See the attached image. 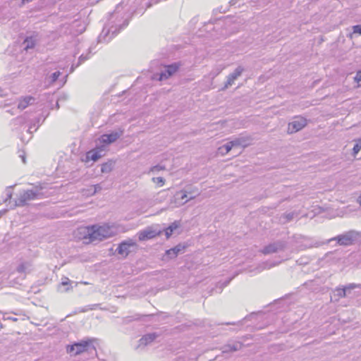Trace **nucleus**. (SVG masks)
<instances>
[{
    "label": "nucleus",
    "instance_id": "5701e85b",
    "mask_svg": "<svg viewBox=\"0 0 361 361\" xmlns=\"http://www.w3.org/2000/svg\"><path fill=\"white\" fill-rule=\"evenodd\" d=\"M37 39L34 36L26 37L23 42L24 49L25 50H28L30 49H33L37 43Z\"/></svg>",
    "mask_w": 361,
    "mask_h": 361
},
{
    "label": "nucleus",
    "instance_id": "412c9836",
    "mask_svg": "<svg viewBox=\"0 0 361 361\" xmlns=\"http://www.w3.org/2000/svg\"><path fill=\"white\" fill-rule=\"evenodd\" d=\"M299 215L298 212L293 211L290 212H286L283 214L280 217V221L282 224H286L292 221L294 218Z\"/></svg>",
    "mask_w": 361,
    "mask_h": 361
},
{
    "label": "nucleus",
    "instance_id": "20e7f679",
    "mask_svg": "<svg viewBox=\"0 0 361 361\" xmlns=\"http://www.w3.org/2000/svg\"><path fill=\"white\" fill-rule=\"evenodd\" d=\"M359 233L353 230L345 232L343 234L338 235L336 237L331 239V240H336L341 245H350L357 240Z\"/></svg>",
    "mask_w": 361,
    "mask_h": 361
},
{
    "label": "nucleus",
    "instance_id": "e433bc0d",
    "mask_svg": "<svg viewBox=\"0 0 361 361\" xmlns=\"http://www.w3.org/2000/svg\"><path fill=\"white\" fill-rule=\"evenodd\" d=\"M139 319V317L137 315H135V316H128V317H124L123 319V322L124 324H128L132 321H134V320H137Z\"/></svg>",
    "mask_w": 361,
    "mask_h": 361
},
{
    "label": "nucleus",
    "instance_id": "79ce46f5",
    "mask_svg": "<svg viewBox=\"0 0 361 361\" xmlns=\"http://www.w3.org/2000/svg\"><path fill=\"white\" fill-rule=\"evenodd\" d=\"M355 80L357 82H361V71H359L357 72L356 75L355 77Z\"/></svg>",
    "mask_w": 361,
    "mask_h": 361
},
{
    "label": "nucleus",
    "instance_id": "423d86ee",
    "mask_svg": "<svg viewBox=\"0 0 361 361\" xmlns=\"http://www.w3.org/2000/svg\"><path fill=\"white\" fill-rule=\"evenodd\" d=\"M182 63L180 62H175L169 65L164 66V69L159 74V80H164L173 75L180 68Z\"/></svg>",
    "mask_w": 361,
    "mask_h": 361
},
{
    "label": "nucleus",
    "instance_id": "b1692460",
    "mask_svg": "<svg viewBox=\"0 0 361 361\" xmlns=\"http://www.w3.org/2000/svg\"><path fill=\"white\" fill-rule=\"evenodd\" d=\"M229 142H231V146H232L233 148L238 147H245L247 145V140L245 137H237Z\"/></svg>",
    "mask_w": 361,
    "mask_h": 361
},
{
    "label": "nucleus",
    "instance_id": "1a4fd4ad",
    "mask_svg": "<svg viewBox=\"0 0 361 361\" xmlns=\"http://www.w3.org/2000/svg\"><path fill=\"white\" fill-rule=\"evenodd\" d=\"M307 125L306 118L298 116L288 123V133L290 134L296 133L302 130Z\"/></svg>",
    "mask_w": 361,
    "mask_h": 361
},
{
    "label": "nucleus",
    "instance_id": "49530a36",
    "mask_svg": "<svg viewBox=\"0 0 361 361\" xmlns=\"http://www.w3.org/2000/svg\"><path fill=\"white\" fill-rule=\"evenodd\" d=\"M21 158H22V160H23V162L25 164V157L24 155H20Z\"/></svg>",
    "mask_w": 361,
    "mask_h": 361
},
{
    "label": "nucleus",
    "instance_id": "c85d7f7f",
    "mask_svg": "<svg viewBox=\"0 0 361 361\" xmlns=\"http://www.w3.org/2000/svg\"><path fill=\"white\" fill-rule=\"evenodd\" d=\"M31 264L28 262L21 263L17 267L19 273H27L30 271Z\"/></svg>",
    "mask_w": 361,
    "mask_h": 361
},
{
    "label": "nucleus",
    "instance_id": "de8ad7c7",
    "mask_svg": "<svg viewBox=\"0 0 361 361\" xmlns=\"http://www.w3.org/2000/svg\"><path fill=\"white\" fill-rule=\"evenodd\" d=\"M8 319H11L12 321H14V322L18 320V319L16 317H8Z\"/></svg>",
    "mask_w": 361,
    "mask_h": 361
},
{
    "label": "nucleus",
    "instance_id": "39448f33",
    "mask_svg": "<svg viewBox=\"0 0 361 361\" xmlns=\"http://www.w3.org/2000/svg\"><path fill=\"white\" fill-rule=\"evenodd\" d=\"M287 247V242L285 240H278L269 245L264 246L261 252L264 255H271L283 251Z\"/></svg>",
    "mask_w": 361,
    "mask_h": 361
},
{
    "label": "nucleus",
    "instance_id": "f8f14e48",
    "mask_svg": "<svg viewBox=\"0 0 361 361\" xmlns=\"http://www.w3.org/2000/svg\"><path fill=\"white\" fill-rule=\"evenodd\" d=\"M345 289H348L347 298H355L361 295V283H348L345 286Z\"/></svg>",
    "mask_w": 361,
    "mask_h": 361
},
{
    "label": "nucleus",
    "instance_id": "aec40b11",
    "mask_svg": "<svg viewBox=\"0 0 361 361\" xmlns=\"http://www.w3.org/2000/svg\"><path fill=\"white\" fill-rule=\"evenodd\" d=\"M281 262V260L277 261V262L268 260V261L264 262L262 264H259L258 267L256 268V269L257 270L258 272H261L263 270L269 269L279 264Z\"/></svg>",
    "mask_w": 361,
    "mask_h": 361
},
{
    "label": "nucleus",
    "instance_id": "2eb2a0df",
    "mask_svg": "<svg viewBox=\"0 0 361 361\" xmlns=\"http://www.w3.org/2000/svg\"><path fill=\"white\" fill-rule=\"evenodd\" d=\"M157 335L155 333L147 334L144 335L140 340L139 344L137 346V349L144 348L148 344L151 343L156 338Z\"/></svg>",
    "mask_w": 361,
    "mask_h": 361
},
{
    "label": "nucleus",
    "instance_id": "7c9ffc66",
    "mask_svg": "<svg viewBox=\"0 0 361 361\" xmlns=\"http://www.w3.org/2000/svg\"><path fill=\"white\" fill-rule=\"evenodd\" d=\"M231 142H228L227 143H226L224 145H222L221 147H220L219 150L220 151V152L221 154H224V153L226 154L233 149V147L231 146Z\"/></svg>",
    "mask_w": 361,
    "mask_h": 361
},
{
    "label": "nucleus",
    "instance_id": "8fccbe9b",
    "mask_svg": "<svg viewBox=\"0 0 361 361\" xmlns=\"http://www.w3.org/2000/svg\"><path fill=\"white\" fill-rule=\"evenodd\" d=\"M7 112L10 113V114H12V115H13V114H14V113H13L12 111H10V110L7 111Z\"/></svg>",
    "mask_w": 361,
    "mask_h": 361
},
{
    "label": "nucleus",
    "instance_id": "72a5a7b5",
    "mask_svg": "<svg viewBox=\"0 0 361 361\" xmlns=\"http://www.w3.org/2000/svg\"><path fill=\"white\" fill-rule=\"evenodd\" d=\"M352 29H353V33H350L348 35V37H350V39L353 38V35L357 33V34H359L361 35V25H353L352 27Z\"/></svg>",
    "mask_w": 361,
    "mask_h": 361
},
{
    "label": "nucleus",
    "instance_id": "58836bf2",
    "mask_svg": "<svg viewBox=\"0 0 361 361\" xmlns=\"http://www.w3.org/2000/svg\"><path fill=\"white\" fill-rule=\"evenodd\" d=\"M101 190H102V186L99 184L92 185L90 189L91 194L94 195L97 191H99Z\"/></svg>",
    "mask_w": 361,
    "mask_h": 361
},
{
    "label": "nucleus",
    "instance_id": "ddd939ff",
    "mask_svg": "<svg viewBox=\"0 0 361 361\" xmlns=\"http://www.w3.org/2000/svg\"><path fill=\"white\" fill-rule=\"evenodd\" d=\"M123 134V131H115L109 134H104L101 137V141L105 145H109L116 141Z\"/></svg>",
    "mask_w": 361,
    "mask_h": 361
},
{
    "label": "nucleus",
    "instance_id": "2f4dec72",
    "mask_svg": "<svg viewBox=\"0 0 361 361\" xmlns=\"http://www.w3.org/2000/svg\"><path fill=\"white\" fill-rule=\"evenodd\" d=\"M165 169H166L165 166L161 165V164H157V165L153 166L150 168V169L149 171V173H156L160 171H164Z\"/></svg>",
    "mask_w": 361,
    "mask_h": 361
},
{
    "label": "nucleus",
    "instance_id": "f3484780",
    "mask_svg": "<svg viewBox=\"0 0 361 361\" xmlns=\"http://www.w3.org/2000/svg\"><path fill=\"white\" fill-rule=\"evenodd\" d=\"M348 289H345V286L342 287H337L333 291L331 300L338 302L341 298H347Z\"/></svg>",
    "mask_w": 361,
    "mask_h": 361
},
{
    "label": "nucleus",
    "instance_id": "c756f323",
    "mask_svg": "<svg viewBox=\"0 0 361 361\" xmlns=\"http://www.w3.org/2000/svg\"><path fill=\"white\" fill-rule=\"evenodd\" d=\"M88 59H89V56H87V55L85 56L84 54H82L78 59V62L75 65H74V64L72 65V66L71 68V72H73L75 68L78 67L81 63H82L84 61H85Z\"/></svg>",
    "mask_w": 361,
    "mask_h": 361
},
{
    "label": "nucleus",
    "instance_id": "bb28decb",
    "mask_svg": "<svg viewBox=\"0 0 361 361\" xmlns=\"http://www.w3.org/2000/svg\"><path fill=\"white\" fill-rule=\"evenodd\" d=\"M114 165L115 162L110 160L102 165L101 171L104 173H109L113 170Z\"/></svg>",
    "mask_w": 361,
    "mask_h": 361
},
{
    "label": "nucleus",
    "instance_id": "7ed1b4c3",
    "mask_svg": "<svg viewBox=\"0 0 361 361\" xmlns=\"http://www.w3.org/2000/svg\"><path fill=\"white\" fill-rule=\"evenodd\" d=\"M66 351L68 353L77 355L85 351H96V349L92 345V341H82L68 345Z\"/></svg>",
    "mask_w": 361,
    "mask_h": 361
},
{
    "label": "nucleus",
    "instance_id": "9d476101",
    "mask_svg": "<svg viewBox=\"0 0 361 361\" xmlns=\"http://www.w3.org/2000/svg\"><path fill=\"white\" fill-rule=\"evenodd\" d=\"M195 198V196H191L188 198L187 192L184 190H180L176 192L173 199L171 200V204L174 207H180L188 202L189 200Z\"/></svg>",
    "mask_w": 361,
    "mask_h": 361
},
{
    "label": "nucleus",
    "instance_id": "0eeeda50",
    "mask_svg": "<svg viewBox=\"0 0 361 361\" xmlns=\"http://www.w3.org/2000/svg\"><path fill=\"white\" fill-rule=\"evenodd\" d=\"M136 242L133 239H128L122 241L118 246L116 252L118 255L126 258L132 251L131 248L136 247Z\"/></svg>",
    "mask_w": 361,
    "mask_h": 361
},
{
    "label": "nucleus",
    "instance_id": "393cba45",
    "mask_svg": "<svg viewBox=\"0 0 361 361\" xmlns=\"http://www.w3.org/2000/svg\"><path fill=\"white\" fill-rule=\"evenodd\" d=\"M27 121V114H24L23 115L18 116L11 121V125L14 126H21L25 124Z\"/></svg>",
    "mask_w": 361,
    "mask_h": 361
},
{
    "label": "nucleus",
    "instance_id": "6e6552de",
    "mask_svg": "<svg viewBox=\"0 0 361 361\" xmlns=\"http://www.w3.org/2000/svg\"><path fill=\"white\" fill-rule=\"evenodd\" d=\"M128 23L124 24L123 26H121L119 29H117L116 27H111L108 30H106V27H104L101 34L99 36V42H108L111 38L115 37L120 31L121 28L124 26H126Z\"/></svg>",
    "mask_w": 361,
    "mask_h": 361
},
{
    "label": "nucleus",
    "instance_id": "4468645a",
    "mask_svg": "<svg viewBox=\"0 0 361 361\" xmlns=\"http://www.w3.org/2000/svg\"><path fill=\"white\" fill-rule=\"evenodd\" d=\"M159 233L157 232L155 230L148 228L145 230L140 231L138 233V238L139 240L140 241L146 240L154 238Z\"/></svg>",
    "mask_w": 361,
    "mask_h": 361
},
{
    "label": "nucleus",
    "instance_id": "9b49d317",
    "mask_svg": "<svg viewBox=\"0 0 361 361\" xmlns=\"http://www.w3.org/2000/svg\"><path fill=\"white\" fill-rule=\"evenodd\" d=\"M243 71L244 68L242 66H238L233 73L228 75L227 80L222 89L225 90L231 86L234 83L235 80L241 75Z\"/></svg>",
    "mask_w": 361,
    "mask_h": 361
},
{
    "label": "nucleus",
    "instance_id": "f704fd0d",
    "mask_svg": "<svg viewBox=\"0 0 361 361\" xmlns=\"http://www.w3.org/2000/svg\"><path fill=\"white\" fill-rule=\"evenodd\" d=\"M152 181L156 183L159 187H161L165 183V179L162 177H154L152 178Z\"/></svg>",
    "mask_w": 361,
    "mask_h": 361
},
{
    "label": "nucleus",
    "instance_id": "4be33fe9",
    "mask_svg": "<svg viewBox=\"0 0 361 361\" xmlns=\"http://www.w3.org/2000/svg\"><path fill=\"white\" fill-rule=\"evenodd\" d=\"M180 222L179 221H175L171 224H170L166 229H165V235L167 238H169L173 232L180 228Z\"/></svg>",
    "mask_w": 361,
    "mask_h": 361
},
{
    "label": "nucleus",
    "instance_id": "c03bdc74",
    "mask_svg": "<svg viewBox=\"0 0 361 361\" xmlns=\"http://www.w3.org/2000/svg\"><path fill=\"white\" fill-rule=\"evenodd\" d=\"M62 99H63V100H66V98L64 97H63V98H62V97H60V98L58 99V101H57V102H56V106H57V108H59V102H61Z\"/></svg>",
    "mask_w": 361,
    "mask_h": 361
},
{
    "label": "nucleus",
    "instance_id": "6ab92c4d",
    "mask_svg": "<svg viewBox=\"0 0 361 361\" xmlns=\"http://www.w3.org/2000/svg\"><path fill=\"white\" fill-rule=\"evenodd\" d=\"M185 246L179 244L173 248H171L166 251V255L170 258L173 259L178 256V255L183 252Z\"/></svg>",
    "mask_w": 361,
    "mask_h": 361
},
{
    "label": "nucleus",
    "instance_id": "f03ea898",
    "mask_svg": "<svg viewBox=\"0 0 361 361\" xmlns=\"http://www.w3.org/2000/svg\"><path fill=\"white\" fill-rule=\"evenodd\" d=\"M114 233L113 228L107 225H94L91 227H88L87 232V235L91 242L96 240L101 241L113 236Z\"/></svg>",
    "mask_w": 361,
    "mask_h": 361
},
{
    "label": "nucleus",
    "instance_id": "603ef678",
    "mask_svg": "<svg viewBox=\"0 0 361 361\" xmlns=\"http://www.w3.org/2000/svg\"><path fill=\"white\" fill-rule=\"evenodd\" d=\"M231 4H234V3H233V0H231Z\"/></svg>",
    "mask_w": 361,
    "mask_h": 361
},
{
    "label": "nucleus",
    "instance_id": "4c0bfd02",
    "mask_svg": "<svg viewBox=\"0 0 361 361\" xmlns=\"http://www.w3.org/2000/svg\"><path fill=\"white\" fill-rule=\"evenodd\" d=\"M60 75H61L60 71H56V72L53 73L50 76L51 82H56L58 80Z\"/></svg>",
    "mask_w": 361,
    "mask_h": 361
},
{
    "label": "nucleus",
    "instance_id": "a878e982",
    "mask_svg": "<svg viewBox=\"0 0 361 361\" xmlns=\"http://www.w3.org/2000/svg\"><path fill=\"white\" fill-rule=\"evenodd\" d=\"M31 101H34V98L32 97H27L20 100L18 104V109H25L30 104Z\"/></svg>",
    "mask_w": 361,
    "mask_h": 361
},
{
    "label": "nucleus",
    "instance_id": "09e8293b",
    "mask_svg": "<svg viewBox=\"0 0 361 361\" xmlns=\"http://www.w3.org/2000/svg\"><path fill=\"white\" fill-rule=\"evenodd\" d=\"M226 324H227V325H233V324H235V323L228 322Z\"/></svg>",
    "mask_w": 361,
    "mask_h": 361
},
{
    "label": "nucleus",
    "instance_id": "c9c22d12",
    "mask_svg": "<svg viewBox=\"0 0 361 361\" xmlns=\"http://www.w3.org/2000/svg\"><path fill=\"white\" fill-rule=\"evenodd\" d=\"M12 188H13L12 186H10L6 189L5 194H6V197L4 200V202H6L11 199L12 195H13Z\"/></svg>",
    "mask_w": 361,
    "mask_h": 361
},
{
    "label": "nucleus",
    "instance_id": "cd10ccee",
    "mask_svg": "<svg viewBox=\"0 0 361 361\" xmlns=\"http://www.w3.org/2000/svg\"><path fill=\"white\" fill-rule=\"evenodd\" d=\"M40 125V118H35V121H32L31 122L30 126L28 127L27 132L29 133H32L33 132H35Z\"/></svg>",
    "mask_w": 361,
    "mask_h": 361
},
{
    "label": "nucleus",
    "instance_id": "dca6fc26",
    "mask_svg": "<svg viewBox=\"0 0 361 361\" xmlns=\"http://www.w3.org/2000/svg\"><path fill=\"white\" fill-rule=\"evenodd\" d=\"M105 145H102L100 147H97L94 150L88 152L87 155L92 161H96L99 158L104 155V152L105 151Z\"/></svg>",
    "mask_w": 361,
    "mask_h": 361
},
{
    "label": "nucleus",
    "instance_id": "ea45409f",
    "mask_svg": "<svg viewBox=\"0 0 361 361\" xmlns=\"http://www.w3.org/2000/svg\"><path fill=\"white\" fill-rule=\"evenodd\" d=\"M99 306V304H93V305H89L87 306H86L85 307H84L81 312H86V311H88V310H95L97 307Z\"/></svg>",
    "mask_w": 361,
    "mask_h": 361
},
{
    "label": "nucleus",
    "instance_id": "a18cd8bd",
    "mask_svg": "<svg viewBox=\"0 0 361 361\" xmlns=\"http://www.w3.org/2000/svg\"><path fill=\"white\" fill-rule=\"evenodd\" d=\"M33 0H21V4H24L25 3H29V2H31Z\"/></svg>",
    "mask_w": 361,
    "mask_h": 361
},
{
    "label": "nucleus",
    "instance_id": "37998d69",
    "mask_svg": "<svg viewBox=\"0 0 361 361\" xmlns=\"http://www.w3.org/2000/svg\"><path fill=\"white\" fill-rule=\"evenodd\" d=\"M70 283V280L68 278H65L61 282V286H68Z\"/></svg>",
    "mask_w": 361,
    "mask_h": 361
},
{
    "label": "nucleus",
    "instance_id": "a19ab883",
    "mask_svg": "<svg viewBox=\"0 0 361 361\" xmlns=\"http://www.w3.org/2000/svg\"><path fill=\"white\" fill-rule=\"evenodd\" d=\"M232 278L229 279L228 280L224 281V283H219V290H220V292L221 291V290L227 286L228 285V283H230V281H231Z\"/></svg>",
    "mask_w": 361,
    "mask_h": 361
},
{
    "label": "nucleus",
    "instance_id": "f257e3e1",
    "mask_svg": "<svg viewBox=\"0 0 361 361\" xmlns=\"http://www.w3.org/2000/svg\"><path fill=\"white\" fill-rule=\"evenodd\" d=\"M43 189L42 185L39 183L35 185L33 189L23 190L15 201L14 206L24 207L27 204L28 201L42 199L44 197L42 192Z\"/></svg>",
    "mask_w": 361,
    "mask_h": 361
},
{
    "label": "nucleus",
    "instance_id": "473e14b6",
    "mask_svg": "<svg viewBox=\"0 0 361 361\" xmlns=\"http://www.w3.org/2000/svg\"><path fill=\"white\" fill-rule=\"evenodd\" d=\"M356 143L353 149V154L355 156L361 149V138L355 140Z\"/></svg>",
    "mask_w": 361,
    "mask_h": 361
},
{
    "label": "nucleus",
    "instance_id": "3c124183",
    "mask_svg": "<svg viewBox=\"0 0 361 361\" xmlns=\"http://www.w3.org/2000/svg\"><path fill=\"white\" fill-rule=\"evenodd\" d=\"M231 4H234V3H233V0H231Z\"/></svg>",
    "mask_w": 361,
    "mask_h": 361
},
{
    "label": "nucleus",
    "instance_id": "a211bd4d",
    "mask_svg": "<svg viewBox=\"0 0 361 361\" xmlns=\"http://www.w3.org/2000/svg\"><path fill=\"white\" fill-rule=\"evenodd\" d=\"M243 347V344L238 341H234L233 343L224 345L221 350L223 353H228L231 352H235L240 350Z\"/></svg>",
    "mask_w": 361,
    "mask_h": 361
}]
</instances>
